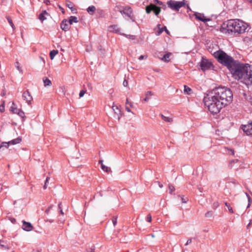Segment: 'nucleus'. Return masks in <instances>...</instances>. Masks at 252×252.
Listing matches in <instances>:
<instances>
[{"mask_svg": "<svg viewBox=\"0 0 252 252\" xmlns=\"http://www.w3.org/2000/svg\"><path fill=\"white\" fill-rule=\"evenodd\" d=\"M233 99V94L230 89L219 87L214 89L204 97V102L210 112L217 114L222 108L230 103Z\"/></svg>", "mask_w": 252, "mask_h": 252, "instance_id": "f257e3e1", "label": "nucleus"}, {"mask_svg": "<svg viewBox=\"0 0 252 252\" xmlns=\"http://www.w3.org/2000/svg\"><path fill=\"white\" fill-rule=\"evenodd\" d=\"M232 76L237 80L243 79L244 83H252V67L250 64H224Z\"/></svg>", "mask_w": 252, "mask_h": 252, "instance_id": "f03ea898", "label": "nucleus"}, {"mask_svg": "<svg viewBox=\"0 0 252 252\" xmlns=\"http://www.w3.org/2000/svg\"><path fill=\"white\" fill-rule=\"evenodd\" d=\"M248 28V25L240 20H230L223 23L221 27V32L237 35L244 33Z\"/></svg>", "mask_w": 252, "mask_h": 252, "instance_id": "7ed1b4c3", "label": "nucleus"}, {"mask_svg": "<svg viewBox=\"0 0 252 252\" xmlns=\"http://www.w3.org/2000/svg\"><path fill=\"white\" fill-rule=\"evenodd\" d=\"M214 57L220 63H241L240 61L235 60L232 57L220 49L218 52H214Z\"/></svg>", "mask_w": 252, "mask_h": 252, "instance_id": "20e7f679", "label": "nucleus"}, {"mask_svg": "<svg viewBox=\"0 0 252 252\" xmlns=\"http://www.w3.org/2000/svg\"><path fill=\"white\" fill-rule=\"evenodd\" d=\"M167 4L171 8L175 10H178L180 8L184 6L185 3L183 1H174L170 0L167 2Z\"/></svg>", "mask_w": 252, "mask_h": 252, "instance_id": "39448f33", "label": "nucleus"}, {"mask_svg": "<svg viewBox=\"0 0 252 252\" xmlns=\"http://www.w3.org/2000/svg\"><path fill=\"white\" fill-rule=\"evenodd\" d=\"M119 11L122 14L126 15V16L130 18L132 20V21H134V19L133 16L131 15L132 14V10L131 7L129 6H126L123 7L122 9H120Z\"/></svg>", "mask_w": 252, "mask_h": 252, "instance_id": "423d86ee", "label": "nucleus"}, {"mask_svg": "<svg viewBox=\"0 0 252 252\" xmlns=\"http://www.w3.org/2000/svg\"><path fill=\"white\" fill-rule=\"evenodd\" d=\"M146 11L147 13H150L151 11H153L156 15L157 16L160 12V8L155 4H151L146 6Z\"/></svg>", "mask_w": 252, "mask_h": 252, "instance_id": "0eeeda50", "label": "nucleus"}, {"mask_svg": "<svg viewBox=\"0 0 252 252\" xmlns=\"http://www.w3.org/2000/svg\"><path fill=\"white\" fill-rule=\"evenodd\" d=\"M112 108L114 112V118L119 121L121 118V117L122 116L121 111L119 108V107L116 105H113Z\"/></svg>", "mask_w": 252, "mask_h": 252, "instance_id": "6e6552de", "label": "nucleus"}, {"mask_svg": "<svg viewBox=\"0 0 252 252\" xmlns=\"http://www.w3.org/2000/svg\"><path fill=\"white\" fill-rule=\"evenodd\" d=\"M214 64H200L199 66H198L199 70L204 72L208 70H214Z\"/></svg>", "mask_w": 252, "mask_h": 252, "instance_id": "1a4fd4ad", "label": "nucleus"}, {"mask_svg": "<svg viewBox=\"0 0 252 252\" xmlns=\"http://www.w3.org/2000/svg\"><path fill=\"white\" fill-rule=\"evenodd\" d=\"M22 97L26 101L28 104H30L32 100V97L28 90L25 91L23 93Z\"/></svg>", "mask_w": 252, "mask_h": 252, "instance_id": "9d476101", "label": "nucleus"}, {"mask_svg": "<svg viewBox=\"0 0 252 252\" xmlns=\"http://www.w3.org/2000/svg\"><path fill=\"white\" fill-rule=\"evenodd\" d=\"M242 129L247 135H251L252 134V127L249 123H248V124L247 125H242Z\"/></svg>", "mask_w": 252, "mask_h": 252, "instance_id": "9b49d317", "label": "nucleus"}, {"mask_svg": "<svg viewBox=\"0 0 252 252\" xmlns=\"http://www.w3.org/2000/svg\"><path fill=\"white\" fill-rule=\"evenodd\" d=\"M108 31L110 32H115L119 34H123L121 32V29L118 27V25H111L108 27Z\"/></svg>", "mask_w": 252, "mask_h": 252, "instance_id": "f8f14e48", "label": "nucleus"}, {"mask_svg": "<svg viewBox=\"0 0 252 252\" xmlns=\"http://www.w3.org/2000/svg\"><path fill=\"white\" fill-rule=\"evenodd\" d=\"M22 228L25 231H30L32 230L33 226L30 222H28L25 220H23Z\"/></svg>", "mask_w": 252, "mask_h": 252, "instance_id": "ddd939ff", "label": "nucleus"}, {"mask_svg": "<svg viewBox=\"0 0 252 252\" xmlns=\"http://www.w3.org/2000/svg\"><path fill=\"white\" fill-rule=\"evenodd\" d=\"M219 47L217 45H214L213 44H211L208 47V51L213 54L214 56V53L215 52H218L219 50H218Z\"/></svg>", "mask_w": 252, "mask_h": 252, "instance_id": "4468645a", "label": "nucleus"}, {"mask_svg": "<svg viewBox=\"0 0 252 252\" xmlns=\"http://www.w3.org/2000/svg\"><path fill=\"white\" fill-rule=\"evenodd\" d=\"M195 18L196 19L199 20L203 22H206L210 21V19L206 18L203 14L200 13L195 14Z\"/></svg>", "mask_w": 252, "mask_h": 252, "instance_id": "2eb2a0df", "label": "nucleus"}, {"mask_svg": "<svg viewBox=\"0 0 252 252\" xmlns=\"http://www.w3.org/2000/svg\"><path fill=\"white\" fill-rule=\"evenodd\" d=\"M68 21L67 20H63L61 24V28L64 31H67L69 30V26L68 25Z\"/></svg>", "mask_w": 252, "mask_h": 252, "instance_id": "dca6fc26", "label": "nucleus"}, {"mask_svg": "<svg viewBox=\"0 0 252 252\" xmlns=\"http://www.w3.org/2000/svg\"><path fill=\"white\" fill-rule=\"evenodd\" d=\"M160 24H158L157 25V27L158 29V32L157 33V35H160L163 31H165L167 33V34H169V32L166 29V27H164L163 28H160Z\"/></svg>", "mask_w": 252, "mask_h": 252, "instance_id": "f3484780", "label": "nucleus"}, {"mask_svg": "<svg viewBox=\"0 0 252 252\" xmlns=\"http://www.w3.org/2000/svg\"><path fill=\"white\" fill-rule=\"evenodd\" d=\"M99 163L101 165V168L102 170H103L104 171L106 172H109L111 171L110 168L105 166L103 164V160H99Z\"/></svg>", "mask_w": 252, "mask_h": 252, "instance_id": "a211bd4d", "label": "nucleus"}, {"mask_svg": "<svg viewBox=\"0 0 252 252\" xmlns=\"http://www.w3.org/2000/svg\"><path fill=\"white\" fill-rule=\"evenodd\" d=\"M45 15H48V13L46 12V10H44L39 15V19L42 22L46 20V18L45 17Z\"/></svg>", "mask_w": 252, "mask_h": 252, "instance_id": "6ab92c4d", "label": "nucleus"}, {"mask_svg": "<svg viewBox=\"0 0 252 252\" xmlns=\"http://www.w3.org/2000/svg\"><path fill=\"white\" fill-rule=\"evenodd\" d=\"M172 55V54L171 53H167L165 54L163 57L161 58L162 61L165 62H168L170 61V57Z\"/></svg>", "mask_w": 252, "mask_h": 252, "instance_id": "aec40b11", "label": "nucleus"}, {"mask_svg": "<svg viewBox=\"0 0 252 252\" xmlns=\"http://www.w3.org/2000/svg\"><path fill=\"white\" fill-rule=\"evenodd\" d=\"M22 141V139L20 137H18L15 139H13L10 141H9V144L15 145L20 143Z\"/></svg>", "mask_w": 252, "mask_h": 252, "instance_id": "412c9836", "label": "nucleus"}, {"mask_svg": "<svg viewBox=\"0 0 252 252\" xmlns=\"http://www.w3.org/2000/svg\"><path fill=\"white\" fill-rule=\"evenodd\" d=\"M78 22V18L75 16H70L68 21V23L71 25L73 23H77Z\"/></svg>", "mask_w": 252, "mask_h": 252, "instance_id": "4be33fe9", "label": "nucleus"}, {"mask_svg": "<svg viewBox=\"0 0 252 252\" xmlns=\"http://www.w3.org/2000/svg\"><path fill=\"white\" fill-rule=\"evenodd\" d=\"M96 8L94 6H89L87 9V12L91 15H93L94 14V12Z\"/></svg>", "mask_w": 252, "mask_h": 252, "instance_id": "5701e85b", "label": "nucleus"}, {"mask_svg": "<svg viewBox=\"0 0 252 252\" xmlns=\"http://www.w3.org/2000/svg\"><path fill=\"white\" fill-rule=\"evenodd\" d=\"M153 95V93L151 91H148L146 94V97L144 99L145 101H148L150 99L151 97Z\"/></svg>", "mask_w": 252, "mask_h": 252, "instance_id": "b1692460", "label": "nucleus"}, {"mask_svg": "<svg viewBox=\"0 0 252 252\" xmlns=\"http://www.w3.org/2000/svg\"><path fill=\"white\" fill-rule=\"evenodd\" d=\"M184 92L185 94L189 95L191 93H192V90L188 86L185 85Z\"/></svg>", "mask_w": 252, "mask_h": 252, "instance_id": "393cba45", "label": "nucleus"}, {"mask_svg": "<svg viewBox=\"0 0 252 252\" xmlns=\"http://www.w3.org/2000/svg\"><path fill=\"white\" fill-rule=\"evenodd\" d=\"M9 24H10V25L11 26V27H12L13 30H15V27L12 22V20L11 19V18L9 17V16H6V17Z\"/></svg>", "mask_w": 252, "mask_h": 252, "instance_id": "a878e982", "label": "nucleus"}, {"mask_svg": "<svg viewBox=\"0 0 252 252\" xmlns=\"http://www.w3.org/2000/svg\"><path fill=\"white\" fill-rule=\"evenodd\" d=\"M58 53V51L57 50H54L50 52V57L51 60H53L54 57Z\"/></svg>", "mask_w": 252, "mask_h": 252, "instance_id": "bb28decb", "label": "nucleus"}, {"mask_svg": "<svg viewBox=\"0 0 252 252\" xmlns=\"http://www.w3.org/2000/svg\"><path fill=\"white\" fill-rule=\"evenodd\" d=\"M43 80L44 85L45 87L51 85V82L49 79H48L47 78H43Z\"/></svg>", "mask_w": 252, "mask_h": 252, "instance_id": "cd10ccee", "label": "nucleus"}, {"mask_svg": "<svg viewBox=\"0 0 252 252\" xmlns=\"http://www.w3.org/2000/svg\"><path fill=\"white\" fill-rule=\"evenodd\" d=\"M0 248L4 249H8L7 245L4 241L0 240Z\"/></svg>", "mask_w": 252, "mask_h": 252, "instance_id": "c85d7f7f", "label": "nucleus"}, {"mask_svg": "<svg viewBox=\"0 0 252 252\" xmlns=\"http://www.w3.org/2000/svg\"><path fill=\"white\" fill-rule=\"evenodd\" d=\"M14 103H12V106H11L10 110L11 111H12L13 113L16 114L17 112L18 111L19 109H18L16 107L14 106Z\"/></svg>", "mask_w": 252, "mask_h": 252, "instance_id": "c756f323", "label": "nucleus"}, {"mask_svg": "<svg viewBox=\"0 0 252 252\" xmlns=\"http://www.w3.org/2000/svg\"><path fill=\"white\" fill-rule=\"evenodd\" d=\"M161 117L162 118V120L164 121L167 122H172V119L170 118L165 117L162 114L160 115Z\"/></svg>", "mask_w": 252, "mask_h": 252, "instance_id": "7c9ffc66", "label": "nucleus"}, {"mask_svg": "<svg viewBox=\"0 0 252 252\" xmlns=\"http://www.w3.org/2000/svg\"><path fill=\"white\" fill-rule=\"evenodd\" d=\"M9 144V142H3L1 143L0 145V149H1L3 147H5L7 148L8 147Z\"/></svg>", "mask_w": 252, "mask_h": 252, "instance_id": "2f4dec72", "label": "nucleus"}, {"mask_svg": "<svg viewBox=\"0 0 252 252\" xmlns=\"http://www.w3.org/2000/svg\"><path fill=\"white\" fill-rule=\"evenodd\" d=\"M224 204H225V206L227 207V208L229 210V212L230 213L233 214L234 213V211H233L232 208L230 206V204L229 203H228L227 202H225Z\"/></svg>", "mask_w": 252, "mask_h": 252, "instance_id": "473e14b6", "label": "nucleus"}, {"mask_svg": "<svg viewBox=\"0 0 252 252\" xmlns=\"http://www.w3.org/2000/svg\"><path fill=\"white\" fill-rule=\"evenodd\" d=\"M245 194L246 195V196L248 198V205L247 206V208H248L250 207V206L252 203V200L250 197V196L247 192L245 193Z\"/></svg>", "mask_w": 252, "mask_h": 252, "instance_id": "72a5a7b5", "label": "nucleus"}, {"mask_svg": "<svg viewBox=\"0 0 252 252\" xmlns=\"http://www.w3.org/2000/svg\"><path fill=\"white\" fill-rule=\"evenodd\" d=\"M213 215V212L212 211H210L207 212L205 216L206 218H211Z\"/></svg>", "mask_w": 252, "mask_h": 252, "instance_id": "f704fd0d", "label": "nucleus"}, {"mask_svg": "<svg viewBox=\"0 0 252 252\" xmlns=\"http://www.w3.org/2000/svg\"><path fill=\"white\" fill-rule=\"evenodd\" d=\"M17 114H18L19 116H20L21 118H24L25 117V113L24 112L21 111V110H19L17 112Z\"/></svg>", "mask_w": 252, "mask_h": 252, "instance_id": "c9c22d12", "label": "nucleus"}, {"mask_svg": "<svg viewBox=\"0 0 252 252\" xmlns=\"http://www.w3.org/2000/svg\"><path fill=\"white\" fill-rule=\"evenodd\" d=\"M49 179H50V177H47V178L46 179V180H45V182L44 185L43 186V189H47V184L48 183V181H49Z\"/></svg>", "mask_w": 252, "mask_h": 252, "instance_id": "e433bc0d", "label": "nucleus"}, {"mask_svg": "<svg viewBox=\"0 0 252 252\" xmlns=\"http://www.w3.org/2000/svg\"><path fill=\"white\" fill-rule=\"evenodd\" d=\"M168 188L169 189V192L170 193H171L175 190V188H174V186L170 184L169 185Z\"/></svg>", "mask_w": 252, "mask_h": 252, "instance_id": "4c0bfd02", "label": "nucleus"}, {"mask_svg": "<svg viewBox=\"0 0 252 252\" xmlns=\"http://www.w3.org/2000/svg\"><path fill=\"white\" fill-rule=\"evenodd\" d=\"M112 222L114 225V226H115L117 222V217H114L112 219Z\"/></svg>", "mask_w": 252, "mask_h": 252, "instance_id": "58836bf2", "label": "nucleus"}, {"mask_svg": "<svg viewBox=\"0 0 252 252\" xmlns=\"http://www.w3.org/2000/svg\"><path fill=\"white\" fill-rule=\"evenodd\" d=\"M132 64H129L127 65V69H128V71H130V70H131V69H132L135 68V67H134V66H133L132 65ZM133 64L134 65L135 64Z\"/></svg>", "mask_w": 252, "mask_h": 252, "instance_id": "ea45409f", "label": "nucleus"}, {"mask_svg": "<svg viewBox=\"0 0 252 252\" xmlns=\"http://www.w3.org/2000/svg\"><path fill=\"white\" fill-rule=\"evenodd\" d=\"M219 206V203L218 202H215L213 204V208L215 209H216L217 208H218V207Z\"/></svg>", "mask_w": 252, "mask_h": 252, "instance_id": "a19ab883", "label": "nucleus"}, {"mask_svg": "<svg viewBox=\"0 0 252 252\" xmlns=\"http://www.w3.org/2000/svg\"><path fill=\"white\" fill-rule=\"evenodd\" d=\"M66 6L70 9H71L72 10V9H73V6H72V3L70 2V1H68L67 3H66Z\"/></svg>", "mask_w": 252, "mask_h": 252, "instance_id": "79ce46f5", "label": "nucleus"}, {"mask_svg": "<svg viewBox=\"0 0 252 252\" xmlns=\"http://www.w3.org/2000/svg\"><path fill=\"white\" fill-rule=\"evenodd\" d=\"M123 35H124V36H125L131 39H135V36L134 35H127V34H124V33H123Z\"/></svg>", "mask_w": 252, "mask_h": 252, "instance_id": "37998d69", "label": "nucleus"}, {"mask_svg": "<svg viewBox=\"0 0 252 252\" xmlns=\"http://www.w3.org/2000/svg\"><path fill=\"white\" fill-rule=\"evenodd\" d=\"M86 91H85V90H81L80 93H79V96L80 97H82L84 96V95L86 93Z\"/></svg>", "mask_w": 252, "mask_h": 252, "instance_id": "c03bdc74", "label": "nucleus"}, {"mask_svg": "<svg viewBox=\"0 0 252 252\" xmlns=\"http://www.w3.org/2000/svg\"><path fill=\"white\" fill-rule=\"evenodd\" d=\"M199 63H212L210 62H208L207 60L204 59L203 58H202V60L201 62H200Z\"/></svg>", "mask_w": 252, "mask_h": 252, "instance_id": "a18cd8bd", "label": "nucleus"}, {"mask_svg": "<svg viewBox=\"0 0 252 252\" xmlns=\"http://www.w3.org/2000/svg\"><path fill=\"white\" fill-rule=\"evenodd\" d=\"M147 220L148 222H151L152 220V216L150 214L148 215L147 217Z\"/></svg>", "mask_w": 252, "mask_h": 252, "instance_id": "49530a36", "label": "nucleus"}, {"mask_svg": "<svg viewBox=\"0 0 252 252\" xmlns=\"http://www.w3.org/2000/svg\"><path fill=\"white\" fill-rule=\"evenodd\" d=\"M123 84L124 87H127L128 86L127 81L126 79H125L124 81H123Z\"/></svg>", "mask_w": 252, "mask_h": 252, "instance_id": "de8ad7c7", "label": "nucleus"}, {"mask_svg": "<svg viewBox=\"0 0 252 252\" xmlns=\"http://www.w3.org/2000/svg\"><path fill=\"white\" fill-rule=\"evenodd\" d=\"M16 67L17 69L21 72L22 73V70L21 69V67L20 66L19 64H17V65L16 66Z\"/></svg>", "mask_w": 252, "mask_h": 252, "instance_id": "09e8293b", "label": "nucleus"}, {"mask_svg": "<svg viewBox=\"0 0 252 252\" xmlns=\"http://www.w3.org/2000/svg\"><path fill=\"white\" fill-rule=\"evenodd\" d=\"M0 111L1 112L4 111V105H0Z\"/></svg>", "mask_w": 252, "mask_h": 252, "instance_id": "8fccbe9b", "label": "nucleus"}, {"mask_svg": "<svg viewBox=\"0 0 252 252\" xmlns=\"http://www.w3.org/2000/svg\"><path fill=\"white\" fill-rule=\"evenodd\" d=\"M227 150L228 151V154L234 155V152L233 150L227 149Z\"/></svg>", "mask_w": 252, "mask_h": 252, "instance_id": "3c124183", "label": "nucleus"}, {"mask_svg": "<svg viewBox=\"0 0 252 252\" xmlns=\"http://www.w3.org/2000/svg\"><path fill=\"white\" fill-rule=\"evenodd\" d=\"M58 206H59V208L60 209V213H61V214L63 215V212L62 208H61V203H60Z\"/></svg>", "mask_w": 252, "mask_h": 252, "instance_id": "603ef678", "label": "nucleus"}, {"mask_svg": "<svg viewBox=\"0 0 252 252\" xmlns=\"http://www.w3.org/2000/svg\"><path fill=\"white\" fill-rule=\"evenodd\" d=\"M181 199H182V201L183 203H185L187 202V198H185L184 197H182Z\"/></svg>", "mask_w": 252, "mask_h": 252, "instance_id": "864d4df0", "label": "nucleus"}, {"mask_svg": "<svg viewBox=\"0 0 252 252\" xmlns=\"http://www.w3.org/2000/svg\"><path fill=\"white\" fill-rule=\"evenodd\" d=\"M191 243V239H189L187 241L185 245L187 246V245H189V244H190Z\"/></svg>", "mask_w": 252, "mask_h": 252, "instance_id": "5fc2aeb1", "label": "nucleus"}, {"mask_svg": "<svg viewBox=\"0 0 252 252\" xmlns=\"http://www.w3.org/2000/svg\"><path fill=\"white\" fill-rule=\"evenodd\" d=\"M129 104V105H130V106L131 107H132V106H133V105H132V102H129L128 101V99L127 98V99H126V104Z\"/></svg>", "mask_w": 252, "mask_h": 252, "instance_id": "6e6d98bb", "label": "nucleus"}, {"mask_svg": "<svg viewBox=\"0 0 252 252\" xmlns=\"http://www.w3.org/2000/svg\"><path fill=\"white\" fill-rule=\"evenodd\" d=\"M144 58H146L147 56L141 55L139 57V60H141L143 59Z\"/></svg>", "mask_w": 252, "mask_h": 252, "instance_id": "4d7b16f0", "label": "nucleus"}, {"mask_svg": "<svg viewBox=\"0 0 252 252\" xmlns=\"http://www.w3.org/2000/svg\"><path fill=\"white\" fill-rule=\"evenodd\" d=\"M51 207H49V208H48L47 209H46V210L45 211V213H46L47 214H49V211H50V209H51Z\"/></svg>", "mask_w": 252, "mask_h": 252, "instance_id": "13d9d810", "label": "nucleus"}, {"mask_svg": "<svg viewBox=\"0 0 252 252\" xmlns=\"http://www.w3.org/2000/svg\"><path fill=\"white\" fill-rule=\"evenodd\" d=\"M238 161V159H234V160L231 161L230 164H231L232 163L237 162Z\"/></svg>", "mask_w": 252, "mask_h": 252, "instance_id": "bf43d9fd", "label": "nucleus"}, {"mask_svg": "<svg viewBox=\"0 0 252 252\" xmlns=\"http://www.w3.org/2000/svg\"><path fill=\"white\" fill-rule=\"evenodd\" d=\"M126 110L128 112H131V110L130 109V108L129 107H128L127 106H126Z\"/></svg>", "mask_w": 252, "mask_h": 252, "instance_id": "052dcab7", "label": "nucleus"}, {"mask_svg": "<svg viewBox=\"0 0 252 252\" xmlns=\"http://www.w3.org/2000/svg\"><path fill=\"white\" fill-rule=\"evenodd\" d=\"M46 222L49 221V222L51 223L54 221V220L53 219L47 220H46Z\"/></svg>", "mask_w": 252, "mask_h": 252, "instance_id": "680f3d73", "label": "nucleus"}, {"mask_svg": "<svg viewBox=\"0 0 252 252\" xmlns=\"http://www.w3.org/2000/svg\"><path fill=\"white\" fill-rule=\"evenodd\" d=\"M157 183H158V185L160 188H162L163 187V185L161 184H160V182H158Z\"/></svg>", "mask_w": 252, "mask_h": 252, "instance_id": "e2e57ef3", "label": "nucleus"}, {"mask_svg": "<svg viewBox=\"0 0 252 252\" xmlns=\"http://www.w3.org/2000/svg\"><path fill=\"white\" fill-rule=\"evenodd\" d=\"M49 0H44V2L46 3V4H48L49 3Z\"/></svg>", "mask_w": 252, "mask_h": 252, "instance_id": "0e129e2a", "label": "nucleus"}, {"mask_svg": "<svg viewBox=\"0 0 252 252\" xmlns=\"http://www.w3.org/2000/svg\"><path fill=\"white\" fill-rule=\"evenodd\" d=\"M5 94H6L5 91H3L1 92V95L2 96H4V95Z\"/></svg>", "mask_w": 252, "mask_h": 252, "instance_id": "69168bd1", "label": "nucleus"}, {"mask_svg": "<svg viewBox=\"0 0 252 252\" xmlns=\"http://www.w3.org/2000/svg\"><path fill=\"white\" fill-rule=\"evenodd\" d=\"M94 252V249H92H92H91V250H89V251H87V252Z\"/></svg>", "mask_w": 252, "mask_h": 252, "instance_id": "338daca9", "label": "nucleus"}, {"mask_svg": "<svg viewBox=\"0 0 252 252\" xmlns=\"http://www.w3.org/2000/svg\"><path fill=\"white\" fill-rule=\"evenodd\" d=\"M252 223V220H250V222H249V224H248V226H247V227H249V226L250 224H251Z\"/></svg>", "mask_w": 252, "mask_h": 252, "instance_id": "774afa93", "label": "nucleus"}]
</instances>
